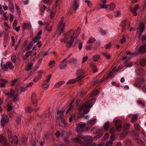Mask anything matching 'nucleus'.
<instances>
[{
	"mask_svg": "<svg viewBox=\"0 0 146 146\" xmlns=\"http://www.w3.org/2000/svg\"><path fill=\"white\" fill-rule=\"evenodd\" d=\"M7 110L8 111H10L13 108V107L12 106L9 105H7Z\"/></svg>",
	"mask_w": 146,
	"mask_h": 146,
	"instance_id": "49",
	"label": "nucleus"
},
{
	"mask_svg": "<svg viewBox=\"0 0 146 146\" xmlns=\"http://www.w3.org/2000/svg\"><path fill=\"white\" fill-rule=\"evenodd\" d=\"M104 56L107 59H109L110 58L111 56L109 54H107L106 53H103Z\"/></svg>",
	"mask_w": 146,
	"mask_h": 146,
	"instance_id": "50",
	"label": "nucleus"
},
{
	"mask_svg": "<svg viewBox=\"0 0 146 146\" xmlns=\"http://www.w3.org/2000/svg\"><path fill=\"white\" fill-rule=\"evenodd\" d=\"M116 129L118 131H120L122 128V126L121 125H116Z\"/></svg>",
	"mask_w": 146,
	"mask_h": 146,
	"instance_id": "54",
	"label": "nucleus"
},
{
	"mask_svg": "<svg viewBox=\"0 0 146 146\" xmlns=\"http://www.w3.org/2000/svg\"><path fill=\"white\" fill-rule=\"evenodd\" d=\"M96 122V119H94L91 120L89 121L88 122V123L90 125H92L95 123Z\"/></svg>",
	"mask_w": 146,
	"mask_h": 146,
	"instance_id": "30",
	"label": "nucleus"
},
{
	"mask_svg": "<svg viewBox=\"0 0 146 146\" xmlns=\"http://www.w3.org/2000/svg\"><path fill=\"white\" fill-rule=\"evenodd\" d=\"M67 62L70 63L71 64H75L77 62V60L76 58H72L67 61Z\"/></svg>",
	"mask_w": 146,
	"mask_h": 146,
	"instance_id": "18",
	"label": "nucleus"
},
{
	"mask_svg": "<svg viewBox=\"0 0 146 146\" xmlns=\"http://www.w3.org/2000/svg\"><path fill=\"white\" fill-rule=\"evenodd\" d=\"M108 7L110 11H111L115 8V5L114 3H111L108 5Z\"/></svg>",
	"mask_w": 146,
	"mask_h": 146,
	"instance_id": "26",
	"label": "nucleus"
},
{
	"mask_svg": "<svg viewBox=\"0 0 146 146\" xmlns=\"http://www.w3.org/2000/svg\"><path fill=\"white\" fill-rule=\"evenodd\" d=\"M32 52V51H29L26 53L25 55H26V56H27V57H28L29 55H30L31 56H32L33 55L31 54Z\"/></svg>",
	"mask_w": 146,
	"mask_h": 146,
	"instance_id": "47",
	"label": "nucleus"
},
{
	"mask_svg": "<svg viewBox=\"0 0 146 146\" xmlns=\"http://www.w3.org/2000/svg\"><path fill=\"white\" fill-rule=\"evenodd\" d=\"M18 81V80L17 79H15L13 80H12L11 82V85L12 86H13L15 83H17Z\"/></svg>",
	"mask_w": 146,
	"mask_h": 146,
	"instance_id": "58",
	"label": "nucleus"
},
{
	"mask_svg": "<svg viewBox=\"0 0 146 146\" xmlns=\"http://www.w3.org/2000/svg\"><path fill=\"white\" fill-rule=\"evenodd\" d=\"M67 62H63V60L59 64V67L60 69H64L67 66Z\"/></svg>",
	"mask_w": 146,
	"mask_h": 146,
	"instance_id": "15",
	"label": "nucleus"
},
{
	"mask_svg": "<svg viewBox=\"0 0 146 146\" xmlns=\"http://www.w3.org/2000/svg\"><path fill=\"white\" fill-rule=\"evenodd\" d=\"M138 82L139 84H142L144 82L145 80L143 79H139L138 80Z\"/></svg>",
	"mask_w": 146,
	"mask_h": 146,
	"instance_id": "60",
	"label": "nucleus"
},
{
	"mask_svg": "<svg viewBox=\"0 0 146 146\" xmlns=\"http://www.w3.org/2000/svg\"><path fill=\"white\" fill-rule=\"evenodd\" d=\"M100 7L101 9H107L108 7V5H105V4L103 5L100 4Z\"/></svg>",
	"mask_w": 146,
	"mask_h": 146,
	"instance_id": "52",
	"label": "nucleus"
},
{
	"mask_svg": "<svg viewBox=\"0 0 146 146\" xmlns=\"http://www.w3.org/2000/svg\"><path fill=\"white\" fill-rule=\"evenodd\" d=\"M33 82H31L26 84V87L28 88L31 87L33 85Z\"/></svg>",
	"mask_w": 146,
	"mask_h": 146,
	"instance_id": "42",
	"label": "nucleus"
},
{
	"mask_svg": "<svg viewBox=\"0 0 146 146\" xmlns=\"http://www.w3.org/2000/svg\"><path fill=\"white\" fill-rule=\"evenodd\" d=\"M32 26L30 23H24L23 26V29H26L31 28Z\"/></svg>",
	"mask_w": 146,
	"mask_h": 146,
	"instance_id": "22",
	"label": "nucleus"
},
{
	"mask_svg": "<svg viewBox=\"0 0 146 146\" xmlns=\"http://www.w3.org/2000/svg\"><path fill=\"white\" fill-rule=\"evenodd\" d=\"M84 76L83 75H81L78 76L76 78V80L77 81L80 80L81 79L84 78Z\"/></svg>",
	"mask_w": 146,
	"mask_h": 146,
	"instance_id": "48",
	"label": "nucleus"
},
{
	"mask_svg": "<svg viewBox=\"0 0 146 146\" xmlns=\"http://www.w3.org/2000/svg\"><path fill=\"white\" fill-rule=\"evenodd\" d=\"M96 40L93 37H91L88 40L87 42L88 43H92L94 42Z\"/></svg>",
	"mask_w": 146,
	"mask_h": 146,
	"instance_id": "28",
	"label": "nucleus"
},
{
	"mask_svg": "<svg viewBox=\"0 0 146 146\" xmlns=\"http://www.w3.org/2000/svg\"><path fill=\"white\" fill-rule=\"evenodd\" d=\"M126 40V38L124 36L122 38L121 40L120 41L121 43V44H123L125 41Z\"/></svg>",
	"mask_w": 146,
	"mask_h": 146,
	"instance_id": "63",
	"label": "nucleus"
},
{
	"mask_svg": "<svg viewBox=\"0 0 146 146\" xmlns=\"http://www.w3.org/2000/svg\"><path fill=\"white\" fill-rule=\"evenodd\" d=\"M100 55L98 54L95 55L93 56L92 59L94 61H97L100 59Z\"/></svg>",
	"mask_w": 146,
	"mask_h": 146,
	"instance_id": "23",
	"label": "nucleus"
},
{
	"mask_svg": "<svg viewBox=\"0 0 146 146\" xmlns=\"http://www.w3.org/2000/svg\"><path fill=\"white\" fill-rule=\"evenodd\" d=\"M9 121V119L7 115H3L2 119L1 121V125L3 127H4L6 123Z\"/></svg>",
	"mask_w": 146,
	"mask_h": 146,
	"instance_id": "8",
	"label": "nucleus"
},
{
	"mask_svg": "<svg viewBox=\"0 0 146 146\" xmlns=\"http://www.w3.org/2000/svg\"><path fill=\"white\" fill-rule=\"evenodd\" d=\"M140 64L142 66H144L146 65V60L142 59L140 60Z\"/></svg>",
	"mask_w": 146,
	"mask_h": 146,
	"instance_id": "27",
	"label": "nucleus"
},
{
	"mask_svg": "<svg viewBox=\"0 0 146 146\" xmlns=\"http://www.w3.org/2000/svg\"><path fill=\"white\" fill-rule=\"evenodd\" d=\"M98 92V91L97 90H96L94 92H93L92 94L91 95V97L95 96Z\"/></svg>",
	"mask_w": 146,
	"mask_h": 146,
	"instance_id": "38",
	"label": "nucleus"
},
{
	"mask_svg": "<svg viewBox=\"0 0 146 146\" xmlns=\"http://www.w3.org/2000/svg\"><path fill=\"white\" fill-rule=\"evenodd\" d=\"M145 27V25L143 24L142 23H141L139 27H138L137 28V29H139L140 30V35L139 37V38H140L141 37V35L142 33L143 32L144 30V29Z\"/></svg>",
	"mask_w": 146,
	"mask_h": 146,
	"instance_id": "13",
	"label": "nucleus"
},
{
	"mask_svg": "<svg viewBox=\"0 0 146 146\" xmlns=\"http://www.w3.org/2000/svg\"><path fill=\"white\" fill-rule=\"evenodd\" d=\"M81 139H82L85 141L86 144L88 145L91 143L92 142V137L88 135L84 137H82V136H80L72 139V140L75 142L80 143H81Z\"/></svg>",
	"mask_w": 146,
	"mask_h": 146,
	"instance_id": "1",
	"label": "nucleus"
},
{
	"mask_svg": "<svg viewBox=\"0 0 146 146\" xmlns=\"http://www.w3.org/2000/svg\"><path fill=\"white\" fill-rule=\"evenodd\" d=\"M146 51V45L144 44L141 45L139 49V52L143 54Z\"/></svg>",
	"mask_w": 146,
	"mask_h": 146,
	"instance_id": "14",
	"label": "nucleus"
},
{
	"mask_svg": "<svg viewBox=\"0 0 146 146\" xmlns=\"http://www.w3.org/2000/svg\"><path fill=\"white\" fill-rule=\"evenodd\" d=\"M40 54H41V55L43 56H46L48 54V52L47 51H42V52H40Z\"/></svg>",
	"mask_w": 146,
	"mask_h": 146,
	"instance_id": "51",
	"label": "nucleus"
},
{
	"mask_svg": "<svg viewBox=\"0 0 146 146\" xmlns=\"http://www.w3.org/2000/svg\"><path fill=\"white\" fill-rule=\"evenodd\" d=\"M132 118L131 119V122L133 123L135 122L137 120L138 117V116L136 114H135L132 115Z\"/></svg>",
	"mask_w": 146,
	"mask_h": 146,
	"instance_id": "25",
	"label": "nucleus"
},
{
	"mask_svg": "<svg viewBox=\"0 0 146 146\" xmlns=\"http://www.w3.org/2000/svg\"><path fill=\"white\" fill-rule=\"evenodd\" d=\"M8 134V139L12 143H15L16 145L18 144L19 140L17 136L15 135L14 137L11 135V133L9 130L7 131Z\"/></svg>",
	"mask_w": 146,
	"mask_h": 146,
	"instance_id": "3",
	"label": "nucleus"
},
{
	"mask_svg": "<svg viewBox=\"0 0 146 146\" xmlns=\"http://www.w3.org/2000/svg\"><path fill=\"white\" fill-rule=\"evenodd\" d=\"M115 125H121V121L119 120H117L115 122Z\"/></svg>",
	"mask_w": 146,
	"mask_h": 146,
	"instance_id": "53",
	"label": "nucleus"
},
{
	"mask_svg": "<svg viewBox=\"0 0 146 146\" xmlns=\"http://www.w3.org/2000/svg\"><path fill=\"white\" fill-rule=\"evenodd\" d=\"M126 24V21L125 20H123L122 21L121 23V27L122 26H124V27H125Z\"/></svg>",
	"mask_w": 146,
	"mask_h": 146,
	"instance_id": "40",
	"label": "nucleus"
},
{
	"mask_svg": "<svg viewBox=\"0 0 146 146\" xmlns=\"http://www.w3.org/2000/svg\"><path fill=\"white\" fill-rule=\"evenodd\" d=\"M86 48L87 50H90L92 48V44H90L87 42L86 45Z\"/></svg>",
	"mask_w": 146,
	"mask_h": 146,
	"instance_id": "33",
	"label": "nucleus"
},
{
	"mask_svg": "<svg viewBox=\"0 0 146 146\" xmlns=\"http://www.w3.org/2000/svg\"><path fill=\"white\" fill-rule=\"evenodd\" d=\"M52 29V27L51 26L47 27L46 28V30L48 32H50Z\"/></svg>",
	"mask_w": 146,
	"mask_h": 146,
	"instance_id": "56",
	"label": "nucleus"
},
{
	"mask_svg": "<svg viewBox=\"0 0 146 146\" xmlns=\"http://www.w3.org/2000/svg\"><path fill=\"white\" fill-rule=\"evenodd\" d=\"M26 111L27 112H30L32 110V109L31 107H29L26 109Z\"/></svg>",
	"mask_w": 146,
	"mask_h": 146,
	"instance_id": "55",
	"label": "nucleus"
},
{
	"mask_svg": "<svg viewBox=\"0 0 146 146\" xmlns=\"http://www.w3.org/2000/svg\"><path fill=\"white\" fill-rule=\"evenodd\" d=\"M130 128L129 125L126 124L124 125L123 127V130H125L128 129Z\"/></svg>",
	"mask_w": 146,
	"mask_h": 146,
	"instance_id": "37",
	"label": "nucleus"
},
{
	"mask_svg": "<svg viewBox=\"0 0 146 146\" xmlns=\"http://www.w3.org/2000/svg\"><path fill=\"white\" fill-rule=\"evenodd\" d=\"M33 65L32 64H29L27 66V68H26V70L28 71L31 70L32 68Z\"/></svg>",
	"mask_w": 146,
	"mask_h": 146,
	"instance_id": "39",
	"label": "nucleus"
},
{
	"mask_svg": "<svg viewBox=\"0 0 146 146\" xmlns=\"http://www.w3.org/2000/svg\"><path fill=\"white\" fill-rule=\"evenodd\" d=\"M43 73L42 71L40 70L38 72V75L36 76L33 79V81L34 82H36L40 80L42 78V75L41 74Z\"/></svg>",
	"mask_w": 146,
	"mask_h": 146,
	"instance_id": "10",
	"label": "nucleus"
},
{
	"mask_svg": "<svg viewBox=\"0 0 146 146\" xmlns=\"http://www.w3.org/2000/svg\"><path fill=\"white\" fill-rule=\"evenodd\" d=\"M74 39V38H71V40L68 42L66 45V46L67 48H70L71 47L73 43Z\"/></svg>",
	"mask_w": 146,
	"mask_h": 146,
	"instance_id": "24",
	"label": "nucleus"
},
{
	"mask_svg": "<svg viewBox=\"0 0 146 146\" xmlns=\"http://www.w3.org/2000/svg\"><path fill=\"white\" fill-rule=\"evenodd\" d=\"M94 101V99L88 101L86 104H83L81 108V110H83L84 114H86L88 113L89 110H87L89 108L92 106L94 104L93 103Z\"/></svg>",
	"mask_w": 146,
	"mask_h": 146,
	"instance_id": "2",
	"label": "nucleus"
},
{
	"mask_svg": "<svg viewBox=\"0 0 146 146\" xmlns=\"http://www.w3.org/2000/svg\"><path fill=\"white\" fill-rule=\"evenodd\" d=\"M46 9V6L43 5V8L42 9H41L40 12H41L42 13H44V11Z\"/></svg>",
	"mask_w": 146,
	"mask_h": 146,
	"instance_id": "57",
	"label": "nucleus"
},
{
	"mask_svg": "<svg viewBox=\"0 0 146 146\" xmlns=\"http://www.w3.org/2000/svg\"><path fill=\"white\" fill-rule=\"evenodd\" d=\"M142 89L143 91L144 92V93H146V84H145L144 85L142 88Z\"/></svg>",
	"mask_w": 146,
	"mask_h": 146,
	"instance_id": "64",
	"label": "nucleus"
},
{
	"mask_svg": "<svg viewBox=\"0 0 146 146\" xmlns=\"http://www.w3.org/2000/svg\"><path fill=\"white\" fill-rule=\"evenodd\" d=\"M64 111V110H60L57 111V114L58 115V118L60 119L62 121L63 120V118L62 115Z\"/></svg>",
	"mask_w": 146,
	"mask_h": 146,
	"instance_id": "12",
	"label": "nucleus"
},
{
	"mask_svg": "<svg viewBox=\"0 0 146 146\" xmlns=\"http://www.w3.org/2000/svg\"><path fill=\"white\" fill-rule=\"evenodd\" d=\"M51 77V75H50L49 76H47L46 77V80H45V81H46L48 82H49Z\"/></svg>",
	"mask_w": 146,
	"mask_h": 146,
	"instance_id": "59",
	"label": "nucleus"
},
{
	"mask_svg": "<svg viewBox=\"0 0 146 146\" xmlns=\"http://www.w3.org/2000/svg\"><path fill=\"white\" fill-rule=\"evenodd\" d=\"M112 144V141L111 140H110L106 143L105 146H110Z\"/></svg>",
	"mask_w": 146,
	"mask_h": 146,
	"instance_id": "43",
	"label": "nucleus"
},
{
	"mask_svg": "<svg viewBox=\"0 0 146 146\" xmlns=\"http://www.w3.org/2000/svg\"><path fill=\"white\" fill-rule=\"evenodd\" d=\"M128 133V132H127V131L121 134V136L122 137V138L125 137L127 136Z\"/></svg>",
	"mask_w": 146,
	"mask_h": 146,
	"instance_id": "44",
	"label": "nucleus"
},
{
	"mask_svg": "<svg viewBox=\"0 0 146 146\" xmlns=\"http://www.w3.org/2000/svg\"><path fill=\"white\" fill-rule=\"evenodd\" d=\"M55 64V61L53 60H52L49 62L48 64V66L52 68L54 66Z\"/></svg>",
	"mask_w": 146,
	"mask_h": 146,
	"instance_id": "31",
	"label": "nucleus"
},
{
	"mask_svg": "<svg viewBox=\"0 0 146 146\" xmlns=\"http://www.w3.org/2000/svg\"><path fill=\"white\" fill-rule=\"evenodd\" d=\"M78 7L79 4L76 1H75L71 8L74 10L76 11L78 9Z\"/></svg>",
	"mask_w": 146,
	"mask_h": 146,
	"instance_id": "19",
	"label": "nucleus"
},
{
	"mask_svg": "<svg viewBox=\"0 0 146 146\" xmlns=\"http://www.w3.org/2000/svg\"><path fill=\"white\" fill-rule=\"evenodd\" d=\"M109 127V123L108 122H106L104 125L103 127L105 129L107 130Z\"/></svg>",
	"mask_w": 146,
	"mask_h": 146,
	"instance_id": "29",
	"label": "nucleus"
},
{
	"mask_svg": "<svg viewBox=\"0 0 146 146\" xmlns=\"http://www.w3.org/2000/svg\"><path fill=\"white\" fill-rule=\"evenodd\" d=\"M41 37L40 36H36L33 40L34 43H39L40 42Z\"/></svg>",
	"mask_w": 146,
	"mask_h": 146,
	"instance_id": "17",
	"label": "nucleus"
},
{
	"mask_svg": "<svg viewBox=\"0 0 146 146\" xmlns=\"http://www.w3.org/2000/svg\"><path fill=\"white\" fill-rule=\"evenodd\" d=\"M36 94L35 92H33L32 95L31 100L33 105L35 106H36L38 100L36 98Z\"/></svg>",
	"mask_w": 146,
	"mask_h": 146,
	"instance_id": "9",
	"label": "nucleus"
},
{
	"mask_svg": "<svg viewBox=\"0 0 146 146\" xmlns=\"http://www.w3.org/2000/svg\"><path fill=\"white\" fill-rule=\"evenodd\" d=\"M86 125L85 123H79L78 124V127L76 129V131L78 133H80L83 132L84 130V128Z\"/></svg>",
	"mask_w": 146,
	"mask_h": 146,
	"instance_id": "6",
	"label": "nucleus"
},
{
	"mask_svg": "<svg viewBox=\"0 0 146 146\" xmlns=\"http://www.w3.org/2000/svg\"><path fill=\"white\" fill-rule=\"evenodd\" d=\"M65 83V82L64 81H61L57 82L54 85V87L56 88H59L62 85Z\"/></svg>",
	"mask_w": 146,
	"mask_h": 146,
	"instance_id": "21",
	"label": "nucleus"
},
{
	"mask_svg": "<svg viewBox=\"0 0 146 146\" xmlns=\"http://www.w3.org/2000/svg\"><path fill=\"white\" fill-rule=\"evenodd\" d=\"M33 46V44L32 42H30L29 43L28 46H27L26 49L27 50H30L32 46Z\"/></svg>",
	"mask_w": 146,
	"mask_h": 146,
	"instance_id": "35",
	"label": "nucleus"
},
{
	"mask_svg": "<svg viewBox=\"0 0 146 146\" xmlns=\"http://www.w3.org/2000/svg\"><path fill=\"white\" fill-rule=\"evenodd\" d=\"M137 103L138 104L140 105H142L143 106H145V103L142 102V101L140 100H137Z\"/></svg>",
	"mask_w": 146,
	"mask_h": 146,
	"instance_id": "36",
	"label": "nucleus"
},
{
	"mask_svg": "<svg viewBox=\"0 0 146 146\" xmlns=\"http://www.w3.org/2000/svg\"><path fill=\"white\" fill-rule=\"evenodd\" d=\"M115 131V128L113 127L110 128V132L111 134H114L113 133Z\"/></svg>",
	"mask_w": 146,
	"mask_h": 146,
	"instance_id": "41",
	"label": "nucleus"
},
{
	"mask_svg": "<svg viewBox=\"0 0 146 146\" xmlns=\"http://www.w3.org/2000/svg\"><path fill=\"white\" fill-rule=\"evenodd\" d=\"M85 2L86 3L88 7H91L92 5V4L91 1L88 0H86Z\"/></svg>",
	"mask_w": 146,
	"mask_h": 146,
	"instance_id": "34",
	"label": "nucleus"
},
{
	"mask_svg": "<svg viewBox=\"0 0 146 146\" xmlns=\"http://www.w3.org/2000/svg\"><path fill=\"white\" fill-rule=\"evenodd\" d=\"M49 85V83L48 82L46 81H43L42 86L43 87L44 89L45 90H47L48 88Z\"/></svg>",
	"mask_w": 146,
	"mask_h": 146,
	"instance_id": "20",
	"label": "nucleus"
},
{
	"mask_svg": "<svg viewBox=\"0 0 146 146\" xmlns=\"http://www.w3.org/2000/svg\"><path fill=\"white\" fill-rule=\"evenodd\" d=\"M115 135L114 134H111L110 136V139L111 141H114L115 139Z\"/></svg>",
	"mask_w": 146,
	"mask_h": 146,
	"instance_id": "62",
	"label": "nucleus"
},
{
	"mask_svg": "<svg viewBox=\"0 0 146 146\" xmlns=\"http://www.w3.org/2000/svg\"><path fill=\"white\" fill-rule=\"evenodd\" d=\"M6 141V140L4 137L2 136H0V142L2 144L7 145H8L9 144L7 143Z\"/></svg>",
	"mask_w": 146,
	"mask_h": 146,
	"instance_id": "16",
	"label": "nucleus"
},
{
	"mask_svg": "<svg viewBox=\"0 0 146 146\" xmlns=\"http://www.w3.org/2000/svg\"><path fill=\"white\" fill-rule=\"evenodd\" d=\"M134 127L136 131H139L140 129V126L138 124L136 123L134 124Z\"/></svg>",
	"mask_w": 146,
	"mask_h": 146,
	"instance_id": "32",
	"label": "nucleus"
},
{
	"mask_svg": "<svg viewBox=\"0 0 146 146\" xmlns=\"http://www.w3.org/2000/svg\"><path fill=\"white\" fill-rule=\"evenodd\" d=\"M74 31L73 29H72L65 34V38L66 39H68L70 37L71 38H74L75 37H74Z\"/></svg>",
	"mask_w": 146,
	"mask_h": 146,
	"instance_id": "5",
	"label": "nucleus"
},
{
	"mask_svg": "<svg viewBox=\"0 0 146 146\" xmlns=\"http://www.w3.org/2000/svg\"><path fill=\"white\" fill-rule=\"evenodd\" d=\"M64 20V18L62 17L59 22V26L58 27V29L59 31L60 35L62 32L63 31L64 26L65 24L63 23Z\"/></svg>",
	"mask_w": 146,
	"mask_h": 146,
	"instance_id": "4",
	"label": "nucleus"
},
{
	"mask_svg": "<svg viewBox=\"0 0 146 146\" xmlns=\"http://www.w3.org/2000/svg\"><path fill=\"white\" fill-rule=\"evenodd\" d=\"M115 71V68H113L109 74V76L111 77H113V74Z\"/></svg>",
	"mask_w": 146,
	"mask_h": 146,
	"instance_id": "46",
	"label": "nucleus"
},
{
	"mask_svg": "<svg viewBox=\"0 0 146 146\" xmlns=\"http://www.w3.org/2000/svg\"><path fill=\"white\" fill-rule=\"evenodd\" d=\"M110 45H111V44H110V43H109L106 44L105 46V47L106 49H109L110 48Z\"/></svg>",
	"mask_w": 146,
	"mask_h": 146,
	"instance_id": "61",
	"label": "nucleus"
},
{
	"mask_svg": "<svg viewBox=\"0 0 146 146\" xmlns=\"http://www.w3.org/2000/svg\"><path fill=\"white\" fill-rule=\"evenodd\" d=\"M15 91L13 90H11L9 96V98H13L14 100L16 99V98L18 96V94H15Z\"/></svg>",
	"mask_w": 146,
	"mask_h": 146,
	"instance_id": "11",
	"label": "nucleus"
},
{
	"mask_svg": "<svg viewBox=\"0 0 146 146\" xmlns=\"http://www.w3.org/2000/svg\"><path fill=\"white\" fill-rule=\"evenodd\" d=\"M75 82V80L74 79H71L69 80L67 83L66 84H71L74 83Z\"/></svg>",
	"mask_w": 146,
	"mask_h": 146,
	"instance_id": "45",
	"label": "nucleus"
},
{
	"mask_svg": "<svg viewBox=\"0 0 146 146\" xmlns=\"http://www.w3.org/2000/svg\"><path fill=\"white\" fill-rule=\"evenodd\" d=\"M7 68H9L10 70H13L14 69V66L13 64L10 62H8L4 65V67L2 68L3 70H6Z\"/></svg>",
	"mask_w": 146,
	"mask_h": 146,
	"instance_id": "7",
	"label": "nucleus"
}]
</instances>
